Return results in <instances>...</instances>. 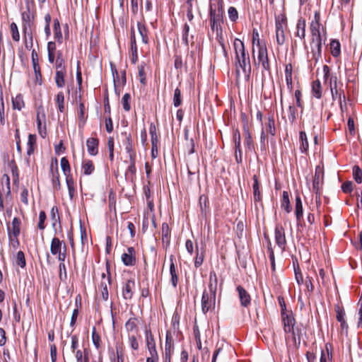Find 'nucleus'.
Returning a JSON list of instances; mask_svg holds the SVG:
<instances>
[{
  "label": "nucleus",
  "mask_w": 362,
  "mask_h": 362,
  "mask_svg": "<svg viewBox=\"0 0 362 362\" xmlns=\"http://www.w3.org/2000/svg\"><path fill=\"white\" fill-rule=\"evenodd\" d=\"M66 74V70H58L56 71L55 74V83L58 88H62L65 86V76Z\"/></svg>",
  "instance_id": "obj_38"
},
{
  "label": "nucleus",
  "mask_w": 362,
  "mask_h": 362,
  "mask_svg": "<svg viewBox=\"0 0 362 362\" xmlns=\"http://www.w3.org/2000/svg\"><path fill=\"white\" fill-rule=\"evenodd\" d=\"M258 63L262 69L268 72L271 71L270 63L268 57L267 47L261 48L258 49L257 53Z\"/></svg>",
  "instance_id": "obj_15"
},
{
  "label": "nucleus",
  "mask_w": 362,
  "mask_h": 362,
  "mask_svg": "<svg viewBox=\"0 0 362 362\" xmlns=\"http://www.w3.org/2000/svg\"><path fill=\"white\" fill-rule=\"evenodd\" d=\"M323 178L324 173L322 169L320 166H317L313 182V190L319 198L320 197L321 189L323 184Z\"/></svg>",
  "instance_id": "obj_10"
},
{
  "label": "nucleus",
  "mask_w": 362,
  "mask_h": 362,
  "mask_svg": "<svg viewBox=\"0 0 362 362\" xmlns=\"http://www.w3.org/2000/svg\"><path fill=\"white\" fill-rule=\"evenodd\" d=\"M60 164L65 178L73 177L69 162L66 157L62 158Z\"/></svg>",
  "instance_id": "obj_37"
},
{
  "label": "nucleus",
  "mask_w": 362,
  "mask_h": 362,
  "mask_svg": "<svg viewBox=\"0 0 362 362\" xmlns=\"http://www.w3.org/2000/svg\"><path fill=\"white\" fill-rule=\"evenodd\" d=\"M209 290L210 294H216V293L218 292L217 280L215 273H214V278L212 273H210Z\"/></svg>",
  "instance_id": "obj_50"
},
{
  "label": "nucleus",
  "mask_w": 362,
  "mask_h": 362,
  "mask_svg": "<svg viewBox=\"0 0 362 362\" xmlns=\"http://www.w3.org/2000/svg\"><path fill=\"white\" fill-rule=\"evenodd\" d=\"M31 59H32V64L35 75V78L37 81H40V84L41 83L42 81V74L40 71V66L38 62V54L35 49L32 50L31 53Z\"/></svg>",
  "instance_id": "obj_21"
},
{
  "label": "nucleus",
  "mask_w": 362,
  "mask_h": 362,
  "mask_svg": "<svg viewBox=\"0 0 362 362\" xmlns=\"http://www.w3.org/2000/svg\"><path fill=\"white\" fill-rule=\"evenodd\" d=\"M298 286L300 287V292L303 293H311L313 292V285L311 281V279L309 276H307L305 279L303 278L299 282H297Z\"/></svg>",
  "instance_id": "obj_27"
},
{
  "label": "nucleus",
  "mask_w": 362,
  "mask_h": 362,
  "mask_svg": "<svg viewBox=\"0 0 362 362\" xmlns=\"http://www.w3.org/2000/svg\"><path fill=\"white\" fill-rule=\"evenodd\" d=\"M252 43L256 45L259 49L267 47L266 42L260 40L259 34L257 29L254 28L252 30Z\"/></svg>",
  "instance_id": "obj_34"
},
{
  "label": "nucleus",
  "mask_w": 362,
  "mask_h": 362,
  "mask_svg": "<svg viewBox=\"0 0 362 362\" xmlns=\"http://www.w3.org/2000/svg\"><path fill=\"white\" fill-rule=\"evenodd\" d=\"M218 8L214 7V4H209V21L210 26L213 31H216L218 35L219 31L221 32V24L223 23V1H218Z\"/></svg>",
  "instance_id": "obj_2"
},
{
  "label": "nucleus",
  "mask_w": 362,
  "mask_h": 362,
  "mask_svg": "<svg viewBox=\"0 0 362 362\" xmlns=\"http://www.w3.org/2000/svg\"><path fill=\"white\" fill-rule=\"evenodd\" d=\"M66 183L67 185L69 195L71 199H73L76 196V191L75 187V181L73 177L66 178Z\"/></svg>",
  "instance_id": "obj_47"
},
{
  "label": "nucleus",
  "mask_w": 362,
  "mask_h": 362,
  "mask_svg": "<svg viewBox=\"0 0 362 362\" xmlns=\"http://www.w3.org/2000/svg\"><path fill=\"white\" fill-rule=\"evenodd\" d=\"M51 171L52 173V182L53 189H54V190H60L62 185H61V182H60L59 173L58 171L57 166L56 167L55 172H54L53 167L52 166Z\"/></svg>",
  "instance_id": "obj_40"
},
{
  "label": "nucleus",
  "mask_w": 362,
  "mask_h": 362,
  "mask_svg": "<svg viewBox=\"0 0 362 362\" xmlns=\"http://www.w3.org/2000/svg\"><path fill=\"white\" fill-rule=\"evenodd\" d=\"M136 284L134 280H128L123 287V292L133 293L136 292Z\"/></svg>",
  "instance_id": "obj_53"
},
{
  "label": "nucleus",
  "mask_w": 362,
  "mask_h": 362,
  "mask_svg": "<svg viewBox=\"0 0 362 362\" xmlns=\"http://www.w3.org/2000/svg\"><path fill=\"white\" fill-rule=\"evenodd\" d=\"M254 183L252 185V191H253V200L255 206L257 208L258 204L261 206L262 204V195L260 191V184L258 180V177L256 175H253Z\"/></svg>",
  "instance_id": "obj_14"
},
{
  "label": "nucleus",
  "mask_w": 362,
  "mask_h": 362,
  "mask_svg": "<svg viewBox=\"0 0 362 362\" xmlns=\"http://www.w3.org/2000/svg\"><path fill=\"white\" fill-rule=\"evenodd\" d=\"M36 121L38 133L42 138H45L47 136L46 115L42 105H40L37 108Z\"/></svg>",
  "instance_id": "obj_8"
},
{
  "label": "nucleus",
  "mask_w": 362,
  "mask_h": 362,
  "mask_svg": "<svg viewBox=\"0 0 362 362\" xmlns=\"http://www.w3.org/2000/svg\"><path fill=\"white\" fill-rule=\"evenodd\" d=\"M174 351V340L170 332H167L165 344L163 362H170L171 355Z\"/></svg>",
  "instance_id": "obj_12"
},
{
  "label": "nucleus",
  "mask_w": 362,
  "mask_h": 362,
  "mask_svg": "<svg viewBox=\"0 0 362 362\" xmlns=\"http://www.w3.org/2000/svg\"><path fill=\"white\" fill-rule=\"evenodd\" d=\"M149 133L151 135V141L152 144H158V135L157 134V128L154 123L151 122L149 127Z\"/></svg>",
  "instance_id": "obj_51"
},
{
  "label": "nucleus",
  "mask_w": 362,
  "mask_h": 362,
  "mask_svg": "<svg viewBox=\"0 0 362 362\" xmlns=\"http://www.w3.org/2000/svg\"><path fill=\"white\" fill-rule=\"evenodd\" d=\"M10 30H11V34L12 39L15 42H19L20 40V33L18 31V26L16 23H11L10 25Z\"/></svg>",
  "instance_id": "obj_58"
},
{
  "label": "nucleus",
  "mask_w": 362,
  "mask_h": 362,
  "mask_svg": "<svg viewBox=\"0 0 362 362\" xmlns=\"http://www.w3.org/2000/svg\"><path fill=\"white\" fill-rule=\"evenodd\" d=\"M53 31L55 40L59 44H62L63 42V35L61 30L60 23L57 18L54 19L53 21Z\"/></svg>",
  "instance_id": "obj_30"
},
{
  "label": "nucleus",
  "mask_w": 362,
  "mask_h": 362,
  "mask_svg": "<svg viewBox=\"0 0 362 362\" xmlns=\"http://www.w3.org/2000/svg\"><path fill=\"white\" fill-rule=\"evenodd\" d=\"M263 130L267 133V134H270L271 136H274L276 134L275 120L273 117H269L268 118V122L265 124V128Z\"/></svg>",
  "instance_id": "obj_46"
},
{
  "label": "nucleus",
  "mask_w": 362,
  "mask_h": 362,
  "mask_svg": "<svg viewBox=\"0 0 362 362\" xmlns=\"http://www.w3.org/2000/svg\"><path fill=\"white\" fill-rule=\"evenodd\" d=\"M329 85L333 100H338L341 105L342 98L345 100V95L343 90V84L338 81L337 76H331L329 81Z\"/></svg>",
  "instance_id": "obj_6"
},
{
  "label": "nucleus",
  "mask_w": 362,
  "mask_h": 362,
  "mask_svg": "<svg viewBox=\"0 0 362 362\" xmlns=\"http://www.w3.org/2000/svg\"><path fill=\"white\" fill-rule=\"evenodd\" d=\"M13 107L15 110H21L25 107L23 97L21 94H18L12 99Z\"/></svg>",
  "instance_id": "obj_48"
},
{
  "label": "nucleus",
  "mask_w": 362,
  "mask_h": 362,
  "mask_svg": "<svg viewBox=\"0 0 362 362\" xmlns=\"http://www.w3.org/2000/svg\"><path fill=\"white\" fill-rule=\"evenodd\" d=\"M110 69L112 71V74L113 76V81H114V85L115 87L119 88L122 87L126 83V72L125 71H121L119 72L116 68V66L112 63L110 62Z\"/></svg>",
  "instance_id": "obj_11"
},
{
  "label": "nucleus",
  "mask_w": 362,
  "mask_h": 362,
  "mask_svg": "<svg viewBox=\"0 0 362 362\" xmlns=\"http://www.w3.org/2000/svg\"><path fill=\"white\" fill-rule=\"evenodd\" d=\"M94 136L90 137L86 140V147L88 153L92 156H96L98 153L99 139L96 137L97 134H92Z\"/></svg>",
  "instance_id": "obj_19"
},
{
  "label": "nucleus",
  "mask_w": 362,
  "mask_h": 362,
  "mask_svg": "<svg viewBox=\"0 0 362 362\" xmlns=\"http://www.w3.org/2000/svg\"><path fill=\"white\" fill-rule=\"evenodd\" d=\"M320 23L311 22L310 25V30L312 35V39H322V35L320 30Z\"/></svg>",
  "instance_id": "obj_35"
},
{
  "label": "nucleus",
  "mask_w": 362,
  "mask_h": 362,
  "mask_svg": "<svg viewBox=\"0 0 362 362\" xmlns=\"http://www.w3.org/2000/svg\"><path fill=\"white\" fill-rule=\"evenodd\" d=\"M25 47L27 49H33V34L32 30L23 31Z\"/></svg>",
  "instance_id": "obj_36"
},
{
  "label": "nucleus",
  "mask_w": 362,
  "mask_h": 362,
  "mask_svg": "<svg viewBox=\"0 0 362 362\" xmlns=\"http://www.w3.org/2000/svg\"><path fill=\"white\" fill-rule=\"evenodd\" d=\"M289 122L293 124L296 119L297 109L293 105H290L287 110Z\"/></svg>",
  "instance_id": "obj_56"
},
{
  "label": "nucleus",
  "mask_w": 362,
  "mask_h": 362,
  "mask_svg": "<svg viewBox=\"0 0 362 362\" xmlns=\"http://www.w3.org/2000/svg\"><path fill=\"white\" fill-rule=\"evenodd\" d=\"M322 86L319 80H315L312 82V94L313 95L320 99L322 97Z\"/></svg>",
  "instance_id": "obj_45"
},
{
  "label": "nucleus",
  "mask_w": 362,
  "mask_h": 362,
  "mask_svg": "<svg viewBox=\"0 0 362 362\" xmlns=\"http://www.w3.org/2000/svg\"><path fill=\"white\" fill-rule=\"evenodd\" d=\"M150 225L153 228H156L155 215L153 213H144V220L142 223L143 231H146L150 226Z\"/></svg>",
  "instance_id": "obj_24"
},
{
  "label": "nucleus",
  "mask_w": 362,
  "mask_h": 362,
  "mask_svg": "<svg viewBox=\"0 0 362 362\" xmlns=\"http://www.w3.org/2000/svg\"><path fill=\"white\" fill-rule=\"evenodd\" d=\"M299 138L300 142V150L302 153H306L308 151L309 144L305 132L303 131L300 132Z\"/></svg>",
  "instance_id": "obj_42"
},
{
  "label": "nucleus",
  "mask_w": 362,
  "mask_h": 362,
  "mask_svg": "<svg viewBox=\"0 0 362 362\" xmlns=\"http://www.w3.org/2000/svg\"><path fill=\"white\" fill-rule=\"evenodd\" d=\"M322 39H311V59L314 60L315 63H317L322 57Z\"/></svg>",
  "instance_id": "obj_13"
},
{
  "label": "nucleus",
  "mask_w": 362,
  "mask_h": 362,
  "mask_svg": "<svg viewBox=\"0 0 362 362\" xmlns=\"http://www.w3.org/2000/svg\"><path fill=\"white\" fill-rule=\"evenodd\" d=\"M28 148H27V153L28 155H31L33 153L35 150V146L36 145V136L35 134H30L28 136Z\"/></svg>",
  "instance_id": "obj_52"
},
{
  "label": "nucleus",
  "mask_w": 362,
  "mask_h": 362,
  "mask_svg": "<svg viewBox=\"0 0 362 362\" xmlns=\"http://www.w3.org/2000/svg\"><path fill=\"white\" fill-rule=\"evenodd\" d=\"M21 219L19 217H14L11 225L7 226L9 246L14 250H16L20 245L18 237L21 233Z\"/></svg>",
  "instance_id": "obj_3"
},
{
  "label": "nucleus",
  "mask_w": 362,
  "mask_h": 362,
  "mask_svg": "<svg viewBox=\"0 0 362 362\" xmlns=\"http://www.w3.org/2000/svg\"><path fill=\"white\" fill-rule=\"evenodd\" d=\"M295 202V214L296 216V220L298 222H300L303 216V209L301 199L299 196L296 197Z\"/></svg>",
  "instance_id": "obj_31"
},
{
  "label": "nucleus",
  "mask_w": 362,
  "mask_h": 362,
  "mask_svg": "<svg viewBox=\"0 0 362 362\" xmlns=\"http://www.w3.org/2000/svg\"><path fill=\"white\" fill-rule=\"evenodd\" d=\"M281 206V208L286 211V213H290L292 210V207L290 204L289 194L286 191L283 192Z\"/></svg>",
  "instance_id": "obj_44"
},
{
  "label": "nucleus",
  "mask_w": 362,
  "mask_h": 362,
  "mask_svg": "<svg viewBox=\"0 0 362 362\" xmlns=\"http://www.w3.org/2000/svg\"><path fill=\"white\" fill-rule=\"evenodd\" d=\"M281 320L284 325V330L286 333H290L295 338L294 325L296 320L293 316L292 312H282L281 314Z\"/></svg>",
  "instance_id": "obj_9"
},
{
  "label": "nucleus",
  "mask_w": 362,
  "mask_h": 362,
  "mask_svg": "<svg viewBox=\"0 0 362 362\" xmlns=\"http://www.w3.org/2000/svg\"><path fill=\"white\" fill-rule=\"evenodd\" d=\"M8 197L11 195V182L8 175L4 174L0 182V196Z\"/></svg>",
  "instance_id": "obj_20"
},
{
  "label": "nucleus",
  "mask_w": 362,
  "mask_h": 362,
  "mask_svg": "<svg viewBox=\"0 0 362 362\" xmlns=\"http://www.w3.org/2000/svg\"><path fill=\"white\" fill-rule=\"evenodd\" d=\"M81 168L83 173L86 175H91L95 170L93 162L89 159L83 160Z\"/></svg>",
  "instance_id": "obj_33"
},
{
  "label": "nucleus",
  "mask_w": 362,
  "mask_h": 362,
  "mask_svg": "<svg viewBox=\"0 0 362 362\" xmlns=\"http://www.w3.org/2000/svg\"><path fill=\"white\" fill-rule=\"evenodd\" d=\"M110 264L106 262L105 271L102 272L100 274V281L97 284V291L100 294H108L109 288L111 286V276L110 272Z\"/></svg>",
  "instance_id": "obj_5"
},
{
  "label": "nucleus",
  "mask_w": 362,
  "mask_h": 362,
  "mask_svg": "<svg viewBox=\"0 0 362 362\" xmlns=\"http://www.w3.org/2000/svg\"><path fill=\"white\" fill-rule=\"evenodd\" d=\"M204 257H205V250L203 249L199 252L197 249L196 256L194 258V267L196 268H199L203 264Z\"/></svg>",
  "instance_id": "obj_54"
},
{
  "label": "nucleus",
  "mask_w": 362,
  "mask_h": 362,
  "mask_svg": "<svg viewBox=\"0 0 362 362\" xmlns=\"http://www.w3.org/2000/svg\"><path fill=\"white\" fill-rule=\"evenodd\" d=\"M62 241H61L58 238L54 237L51 241L50 252L52 255L57 256L59 262H64L66 257V245H64V252L62 251Z\"/></svg>",
  "instance_id": "obj_7"
},
{
  "label": "nucleus",
  "mask_w": 362,
  "mask_h": 362,
  "mask_svg": "<svg viewBox=\"0 0 362 362\" xmlns=\"http://www.w3.org/2000/svg\"><path fill=\"white\" fill-rule=\"evenodd\" d=\"M122 261L126 266H134L136 264V251L134 247H129L127 251L122 254Z\"/></svg>",
  "instance_id": "obj_17"
},
{
  "label": "nucleus",
  "mask_w": 362,
  "mask_h": 362,
  "mask_svg": "<svg viewBox=\"0 0 362 362\" xmlns=\"http://www.w3.org/2000/svg\"><path fill=\"white\" fill-rule=\"evenodd\" d=\"M305 27H306V21L303 18H300L298 20L296 24V31L295 33V35L297 37H299L301 40H305Z\"/></svg>",
  "instance_id": "obj_25"
},
{
  "label": "nucleus",
  "mask_w": 362,
  "mask_h": 362,
  "mask_svg": "<svg viewBox=\"0 0 362 362\" xmlns=\"http://www.w3.org/2000/svg\"><path fill=\"white\" fill-rule=\"evenodd\" d=\"M332 353L329 351L328 344H326L325 349L322 350L320 362H328L332 359Z\"/></svg>",
  "instance_id": "obj_59"
},
{
  "label": "nucleus",
  "mask_w": 362,
  "mask_h": 362,
  "mask_svg": "<svg viewBox=\"0 0 362 362\" xmlns=\"http://www.w3.org/2000/svg\"><path fill=\"white\" fill-rule=\"evenodd\" d=\"M174 257L171 255L170 257V281L174 287H176L177 281H178V277L175 268V265L174 264Z\"/></svg>",
  "instance_id": "obj_32"
},
{
  "label": "nucleus",
  "mask_w": 362,
  "mask_h": 362,
  "mask_svg": "<svg viewBox=\"0 0 362 362\" xmlns=\"http://www.w3.org/2000/svg\"><path fill=\"white\" fill-rule=\"evenodd\" d=\"M233 141L235 143V148L236 153H240V141H241V136L240 132L238 129H235L233 132Z\"/></svg>",
  "instance_id": "obj_57"
},
{
  "label": "nucleus",
  "mask_w": 362,
  "mask_h": 362,
  "mask_svg": "<svg viewBox=\"0 0 362 362\" xmlns=\"http://www.w3.org/2000/svg\"><path fill=\"white\" fill-rule=\"evenodd\" d=\"M137 28L139 32L140 35L141 36L142 41L144 44H147L148 42V30L146 25L141 22H138Z\"/></svg>",
  "instance_id": "obj_49"
},
{
  "label": "nucleus",
  "mask_w": 362,
  "mask_h": 362,
  "mask_svg": "<svg viewBox=\"0 0 362 362\" xmlns=\"http://www.w3.org/2000/svg\"><path fill=\"white\" fill-rule=\"evenodd\" d=\"M334 310L336 312V317L338 321H341L342 320H345V311L341 305L339 303L337 304L334 307Z\"/></svg>",
  "instance_id": "obj_63"
},
{
  "label": "nucleus",
  "mask_w": 362,
  "mask_h": 362,
  "mask_svg": "<svg viewBox=\"0 0 362 362\" xmlns=\"http://www.w3.org/2000/svg\"><path fill=\"white\" fill-rule=\"evenodd\" d=\"M123 134L125 137L124 146L125 151L128 154L129 158H136V152L132 135L130 134H127V132H124Z\"/></svg>",
  "instance_id": "obj_16"
},
{
  "label": "nucleus",
  "mask_w": 362,
  "mask_h": 362,
  "mask_svg": "<svg viewBox=\"0 0 362 362\" xmlns=\"http://www.w3.org/2000/svg\"><path fill=\"white\" fill-rule=\"evenodd\" d=\"M353 177L357 183L362 182V170L358 165L353 167Z\"/></svg>",
  "instance_id": "obj_61"
},
{
  "label": "nucleus",
  "mask_w": 362,
  "mask_h": 362,
  "mask_svg": "<svg viewBox=\"0 0 362 362\" xmlns=\"http://www.w3.org/2000/svg\"><path fill=\"white\" fill-rule=\"evenodd\" d=\"M287 29V18L284 13L275 17L276 41L278 45H283L286 42L285 30Z\"/></svg>",
  "instance_id": "obj_4"
},
{
  "label": "nucleus",
  "mask_w": 362,
  "mask_h": 362,
  "mask_svg": "<svg viewBox=\"0 0 362 362\" xmlns=\"http://www.w3.org/2000/svg\"><path fill=\"white\" fill-rule=\"evenodd\" d=\"M162 240L163 243H166L167 245L170 244V228L167 223H163L162 224Z\"/></svg>",
  "instance_id": "obj_41"
},
{
  "label": "nucleus",
  "mask_w": 362,
  "mask_h": 362,
  "mask_svg": "<svg viewBox=\"0 0 362 362\" xmlns=\"http://www.w3.org/2000/svg\"><path fill=\"white\" fill-rule=\"evenodd\" d=\"M129 165L128 168L127 169V171L125 173V175L127 177L130 178L131 180H133L135 177L136 168V158H129Z\"/></svg>",
  "instance_id": "obj_39"
},
{
  "label": "nucleus",
  "mask_w": 362,
  "mask_h": 362,
  "mask_svg": "<svg viewBox=\"0 0 362 362\" xmlns=\"http://www.w3.org/2000/svg\"><path fill=\"white\" fill-rule=\"evenodd\" d=\"M329 49L334 57H337L341 54V45L338 40H332L329 43Z\"/></svg>",
  "instance_id": "obj_43"
},
{
  "label": "nucleus",
  "mask_w": 362,
  "mask_h": 362,
  "mask_svg": "<svg viewBox=\"0 0 362 362\" xmlns=\"http://www.w3.org/2000/svg\"><path fill=\"white\" fill-rule=\"evenodd\" d=\"M275 241L276 245L281 249L285 250L286 245V240L285 236V230L282 226H276L275 228Z\"/></svg>",
  "instance_id": "obj_18"
},
{
  "label": "nucleus",
  "mask_w": 362,
  "mask_h": 362,
  "mask_svg": "<svg viewBox=\"0 0 362 362\" xmlns=\"http://www.w3.org/2000/svg\"><path fill=\"white\" fill-rule=\"evenodd\" d=\"M50 217L52 221V226L55 227L57 221H59V209L57 206H54L51 209Z\"/></svg>",
  "instance_id": "obj_60"
},
{
  "label": "nucleus",
  "mask_w": 362,
  "mask_h": 362,
  "mask_svg": "<svg viewBox=\"0 0 362 362\" xmlns=\"http://www.w3.org/2000/svg\"><path fill=\"white\" fill-rule=\"evenodd\" d=\"M131 52L132 62L133 64H135L138 60V52L135 37V31L133 28L131 29Z\"/></svg>",
  "instance_id": "obj_28"
},
{
  "label": "nucleus",
  "mask_w": 362,
  "mask_h": 362,
  "mask_svg": "<svg viewBox=\"0 0 362 362\" xmlns=\"http://www.w3.org/2000/svg\"><path fill=\"white\" fill-rule=\"evenodd\" d=\"M16 263L21 268H24L26 265V261L23 252L18 251L16 257Z\"/></svg>",
  "instance_id": "obj_62"
},
{
  "label": "nucleus",
  "mask_w": 362,
  "mask_h": 362,
  "mask_svg": "<svg viewBox=\"0 0 362 362\" xmlns=\"http://www.w3.org/2000/svg\"><path fill=\"white\" fill-rule=\"evenodd\" d=\"M130 100L131 95L129 93H125L122 98L123 109L127 112H129L131 109Z\"/></svg>",
  "instance_id": "obj_64"
},
{
  "label": "nucleus",
  "mask_w": 362,
  "mask_h": 362,
  "mask_svg": "<svg viewBox=\"0 0 362 362\" xmlns=\"http://www.w3.org/2000/svg\"><path fill=\"white\" fill-rule=\"evenodd\" d=\"M202 309L206 313L215 307L216 296H202Z\"/></svg>",
  "instance_id": "obj_22"
},
{
  "label": "nucleus",
  "mask_w": 362,
  "mask_h": 362,
  "mask_svg": "<svg viewBox=\"0 0 362 362\" xmlns=\"http://www.w3.org/2000/svg\"><path fill=\"white\" fill-rule=\"evenodd\" d=\"M33 19L34 17L29 9L22 13L23 31L32 30V27L34 25Z\"/></svg>",
  "instance_id": "obj_23"
},
{
  "label": "nucleus",
  "mask_w": 362,
  "mask_h": 362,
  "mask_svg": "<svg viewBox=\"0 0 362 362\" xmlns=\"http://www.w3.org/2000/svg\"><path fill=\"white\" fill-rule=\"evenodd\" d=\"M293 66L291 63L287 64L285 67V78L286 86L290 91H292L293 86Z\"/></svg>",
  "instance_id": "obj_29"
},
{
  "label": "nucleus",
  "mask_w": 362,
  "mask_h": 362,
  "mask_svg": "<svg viewBox=\"0 0 362 362\" xmlns=\"http://www.w3.org/2000/svg\"><path fill=\"white\" fill-rule=\"evenodd\" d=\"M55 101L59 110L63 112L64 110V95L63 92L60 91L57 94Z\"/></svg>",
  "instance_id": "obj_55"
},
{
  "label": "nucleus",
  "mask_w": 362,
  "mask_h": 362,
  "mask_svg": "<svg viewBox=\"0 0 362 362\" xmlns=\"http://www.w3.org/2000/svg\"><path fill=\"white\" fill-rule=\"evenodd\" d=\"M146 346L149 351L150 356H158L155 340L151 332H149V333L146 332Z\"/></svg>",
  "instance_id": "obj_26"
},
{
  "label": "nucleus",
  "mask_w": 362,
  "mask_h": 362,
  "mask_svg": "<svg viewBox=\"0 0 362 362\" xmlns=\"http://www.w3.org/2000/svg\"><path fill=\"white\" fill-rule=\"evenodd\" d=\"M233 48L235 54V65L237 77L240 76V72L249 76L251 72L250 59L248 53L246 52L244 43L238 38L233 41Z\"/></svg>",
  "instance_id": "obj_1"
}]
</instances>
